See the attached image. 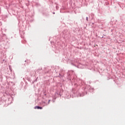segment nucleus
<instances>
[{
	"label": "nucleus",
	"instance_id": "2",
	"mask_svg": "<svg viewBox=\"0 0 125 125\" xmlns=\"http://www.w3.org/2000/svg\"><path fill=\"white\" fill-rule=\"evenodd\" d=\"M50 100H49V101H48V104L50 103Z\"/></svg>",
	"mask_w": 125,
	"mask_h": 125
},
{
	"label": "nucleus",
	"instance_id": "1",
	"mask_svg": "<svg viewBox=\"0 0 125 125\" xmlns=\"http://www.w3.org/2000/svg\"><path fill=\"white\" fill-rule=\"evenodd\" d=\"M35 109H42V107L39 106H36L35 107Z\"/></svg>",
	"mask_w": 125,
	"mask_h": 125
}]
</instances>
